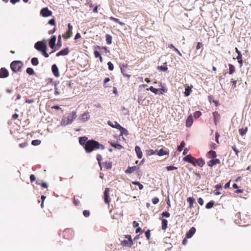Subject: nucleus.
Instances as JSON below:
<instances>
[{
  "label": "nucleus",
  "instance_id": "45",
  "mask_svg": "<svg viewBox=\"0 0 251 251\" xmlns=\"http://www.w3.org/2000/svg\"><path fill=\"white\" fill-rule=\"evenodd\" d=\"M235 51L238 54L237 56L236 57V59H240L242 58L241 52L238 50V49L237 48H235Z\"/></svg>",
  "mask_w": 251,
  "mask_h": 251
},
{
  "label": "nucleus",
  "instance_id": "40",
  "mask_svg": "<svg viewBox=\"0 0 251 251\" xmlns=\"http://www.w3.org/2000/svg\"><path fill=\"white\" fill-rule=\"evenodd\" d=\"M108 125L113 128H117L116 126L117 125H119V124L116 122H114V123H113L112 122H111L110 121H108Z\"/></svg>",
  "mask_w": 251,
  "mask_h": 251
},
{
  "label": "nucleus",
  "instance_id": "38",
  "mask_svg": "<svg viewBox=\"0 0 251 251\" xmlns=\"http://www.w3.org/2000/svg\"><path fill=\"white\" fill-rule=\"evenodd\" d=\"M132 183L135 185H137L140 190H142L144 188L143 185L138 181H133Z\"/></svg>",
  "mask_w": 251,
  "mask_h": 251
},
{
  "label": "nucleus",
  "instance_id": "12",
  "mask_svg": "<svg viewBox=\"0 0 251 251\" xmlns=\"http://www.w3.org/2000/svg\"><path fill=\"white\" fill-rule=\"evenodd\" d=\"M117 129H119L120 131V135H127L128 131L123 127H122L120 125H117L116 126Z\"/></svg>",
  "mask_w": 251,
  "mask_h": 251
},
{
  "label": "nucleus",
  "instance_id": "53",
  "mask_svg": "<svg viewBox=\"0 0 251 251\" xmlns=\"http://www.w3.org/2000/svg\"><path fill=\"white\" fill-rule=\"evenodd\" d=\"M94 54L96 58H99L101 56L100 53L97 50L94 51Z\"/></svg>",
  "mask_w": 251,
  "mask_h": 251
},
{
  "label": "nucleus",
  "instance_id": "50",
  "mask_svg": "<svg viewBox=\"0 0 251 251\" xmlns=\"http://www.w3.org/2000/svg\"><path fill=\"white\" fill-rule=\"evenodd\" d=\"M161 215L163 217H165L166 218H168L170 216V213L167 211L163 212Z\"/></svg>",
  "mask_w": 251,
  "mask_h": 251
},
{
  "label": "nucleus",
  "instance_id": "13",
  "mask_svg": "<svg viewBox=\"0 0 251 251\" xmlns=\"http://www.w3.org/2000/svg\"><path fill=\"white\" fill-rule=\"evenodd\" d=\"M196 229L194 227H191L188 232H187L186 234V237L187 238H191L193 235L195 234L196 232Z\"/></svg>",
  "mask_w": 251,
  "mask_h": 251
},
{
  "label": "nucleus",
  "instance_id": "48",
  "mask_svg": "<svg viewBox=\"0 0 251 251\" xmlns=\"http://www.w3.org/2000/svg\"><path fill=\"white\" fill-rule=\"evenodd\" d=\"M107 65H108V69L110 71H113V69H114V66H113V64H112V63L111 62H108L107 63Z\"/></svg>",
  "mask_w": 251,
  "mask_h": 251
},
{
  "label": "nucleus",
  "instance_id": "63",
  "mask_svg": "<svg viewBox=\"0 0 251 251\" xmlns=\"http://www.w3.org/2000/svg\"><path fill=\"white\" fill-rule=\"evenodd\" d=\"M202 46V44L200 42H198L196 46V49L197 50H199Z\"/></svg>",
  "mask_w": 251,
  "mask_h": 251
},
{
  "label": "nucleus",
  "instance_id": "6",
  "mask_svg": "<svg viewBox=\"0 0 251 251\" xmlns=\"http://www.w3.org/2000/svg\"><path fill=\"white\" fill-rule=\"evenodd\" d=\"M40 14L44 17H47L52 15V12L48 7H44L40 11Z\"/></svg>",
  "mask_w": 251,
  "mask_h": 251
},
{
  "label": "nucleus",
  "instance_id": "29",
  "mask_svg": "<svg viewBox=\"0 0 251 251\" xmlns=\"http://www.w3.org/2000/svg\"><path fill=\"white\" fill-rule=\"evenodd\" d=\"M112 164L111 162H105L103 163V167L107 170L110 169L112 168Z\"/></svg>",
  "mask_w": 251,
  "mask_h": 251
},
{
  "label": "nucleus",
  "instance_id": "56",
  "mask_svg": "<svg viewBox=\"0 0 251 251\" xmlns=\"http://www.w3.org/2000/svg\"><path fill=\"white\" fill-rule=\"evenodd\" d=\"M49 24L52 25H54L55 24V20L54 19H51L49 21Z\"/></svg>",
  "mask_w": 251,
  "mask_h": 251
},
{
  "label": "nucleus",
  "instance_id": "22",
  "mask_svg": "<svg viewBox=\"0 0 251 251\" xmlns=\"http://www.w3.org/2000/svg\"><path fill=\"white\" fill-rule=\"evenodd\" d=\"M195 162H196V165L201 167H202L205 164L204 161L201 158L196 159Z\"/></svg>",
  "mask_w": 251,
  "mask_h": 251
},
{
  "label": "nucleus",
  "instance_id": "55",
  "mask_svg": "<svg viewBox=\"0 0 251 251\" xmlns=\"http://www.w3.org/2000/svg\"><path fill=\"white\" fill-rule=\"evenodd\" d=\"M83 214L85 217H88L90 215V212L88 210H84L83 212Z\"/></svg>",
  "mask_w": 251,
  "mask_h": 251
},
{
  "label": "nucleus",
  "instance_id": "18",
  "mask_svg": "<svg viewBox=\"0 0 251 251\" xmlns=\"http://www.w3.org/2000/svg\"><path fill=\"white\" fill-rule=\"evenodd\" d=\"M213 116L215 125H217V123L220 119V115L217 112H214L213 113Z\"/></svg>",
  "mask_w": 251,
  "mask_h": 251
},
{
  "label": "nucleus",
  "instance_id": "59",
  "mask_svg": "<svg viewBox=\"0 0 251 251\" xmlns=\"http://www.w3.org/2000/svg\"><path fill=\"white\" fill-rule=\"evenodd\" d=\"M54 90H55V93H54L55 95H59L60 93L59 92L58 89L56 87V83L55 84V85H54Z\"/></svg>",
  "mask_w": 251,
  "mask_h": 251
},
{
  "label": "nucleus",
  "instance_id": "47",
  "mask_svg": "<svg viewBox=\"0 0 251 251\" xmlns=\"http://www.w3.org/2000/svg\"><path fill=\"white\" fill-rule=\"evenodd\" d=\"M97 160L98 161V163H99V164L100 166L101 167L100 161L102 160V156H101V155L100 154H98L97 155Z\"/></svg>",
  "mask_w": 251,
  "mask_h": 251
},
{
  "label": "nucleus",
  "instance_id": "8",
  "mask_svg": "<svg viewBox=\"0 0 251 251\" xmlns=\"http://www.w3.org/2000/svg\"><path fill=\"white\" fill-rule=\"evenodd\" d=\"M90 117L88 113L84 112L79 116L78 120L84 123L87 121L89 119Z\"/></svg>",
  "mask_w": 251,
  "mask_h": 251
},
{
  "label": "nucleus",
  "instance_id": "31",
  "mask_svg": "<svg viewBox=\"0 0 251 251\" xmlns=\"http://www.w3.org/2000/svg\"><path fill=\"white\" fill-rule=\"evenodd\" d=\"M106 41L108 45H110L112 43V37L109 34H106Z\"/></svg>",
  "mask_w": 251,
  "mask_h": 251
},
{
  "label": "nucleus",
  "instance_id": "17",
  "mask_svg": "<svg viewBox=\"0 0 251 251\" xmlns=\"http://www.w3.org/2000/svg\"><path fill=\"white\" fill-rule=\"evenodd\" d=\"M138 168L137 166H132V167H128L127 169L125 171L126 174H131L134 172L136 171Z\"/></svg>",
  "mask_w": 251,
  "mask_h": 251
},
{
  "label": "nucleus",
  "instance_id": "52",
  "mask_svg": "<svg viewBox=\"0 0 251 251\" xmlns=\"http://www.w3.org/2000/svg\"><path fill=\"white\" fill-rule=\"evenodd\" d=\"M201 115V112L200 111H196L195 112L194 116L195 118H198Z\"/></svg>",
  "mask_w": 251,
  "mask_h": 251
},
{
  "label": "nucleus",
  "instance_id": "61",
  "mask_svg": "<svg viewBox=\"0 0 251 251\" xmlns=\"http://www.w3.org/2000/svg\"><path fill=\"white\" fill-rule=\"evenodd\" d=\"M232 150L235 152V153L238 156V151L237 150V149L236 148V147L235 146H233L232 147Z\"/></svg>",
  "mask_w": 251,
  "mask_h": 251
},
{
  "label": "nucleus",
  "instance_id": "44",
  "mask_svg": "<svg viewBox=\"0 0 251 251\" xmlns=\"http://www.w3.org/2000/svg\"><path fill=\"white\" fill-rule=\"evenodd\" d=\"M156 151H157V150H155V151L152 150H148V151H147V154L148 155H151L155 154L156 153Z\"/></svg>",
  "mask_w": 251,
  "mask_h": 251
},
{
  "label": "nucleus",
  "instance_id": "54",
  "mask_svg": "<svg viewBox=\"0 0 251 251\" xmlns=\"http://www.w3.org/2000/svg\"><path fill=\"white\" fill-rule=\"evenodd\" d=\"M152 202L154 204H157L159 202V199L158 198L154 197L152 199Z\"/></svg>",
  "mask_w": 251,
  "mask_h": 251
},
{
  "label": "nucleus",
  "instance_id": "49",
  "mask_svg": "<svg viewBox=\"0 0 251 251\" xmlns=\"http://www.w3.org/2000/svg\"><path fill=\"white\" fill-rule=\"evenodd\" d=\"M166 169L167 171L175 170L177 169V167L173 166H169L166 167Z\"/></svg>",
  "mask_w": 251,
  "mask_h": 251
},
{
  "label": "nucleus",
  "instance_id": "26",
  "mask_svg": "<svg viewBox=\"0 0 251 251\" xmlns=\"http://www.w3.org/2000/svg\"><path fill=\"white\" fill-rule=\"evenodd\" d=\"M183 160L184 161H186L189 163H191V162H192V160H194V157L193 156H192L190 154H188V155H187L186 156H185L183 158Z\"/></svg>",
  "mask_w": 251,
  "mask_h": 251
},
{
  "label": "nucleus",
  "instance_id": "33",
  "mask_svg": "<svg viewBox=\"0 0 251 251\" xmlns=\"http://www.w3.org/2000/svg\"><path fill=\"white\" fill-rule=\"evenodd\" d=\"M31 62L33 66H37L39 64L38 59L37 57H33L31 60Z\"/></svg>",
  "mask_w": 251,
  "mask_h": 251
},
{
  "label": "nucleus",
  "instance_id": "21",
  "mask_svg": "<svg viewBox=\"0 0 251 251\" xmlns=\"http://www.w3.org/2000/svg\"><path fill=\"white\" fill-rule=\"evenodd\" d=\"M135 151L137 154V155L139 158H141L142 157V152L141 151V148L140 147L137 146L135 148Z\"/></svg>",
  "mask_w": 251,
  "mask_h": 251
},
{
  "label": "nucleus",
  "instance_id": "4",
  "mask_svg": "<svg viewBox=\"0 0 251 251\" xmlns=\"http://www.w3.org/2000/svg\"><path fill=\"white\" fill-rule=\"evenodd\" d=\"M23 65L21 61H14L11 63L10 67L14 72L16 73L21 71Z\"/></svg>",
  "mask_w": 251,
  "mask_h": 251
},
{
  "label": "nucleus",
  "instance_id": "64",
  "mask_svg": "<svg viewBox=\"0 0 251 251\" xmlns=\"http://www.w3.org/2000/svg\"><path fill=\"white\" fill-rule=\"evenodd\" d=\"M30 180L31 182L35 180V177L34 175H31L30 176Z\"/></svg>",
  "mask_w": 251,
  "mask_h": 251
},
{
  "label": "nucleus",
  "instance_id": "27",
  "mask_svg": "<svg viewBox=\"0 0 251 251\" xmlns=\"http://www.w3.org/2000/svg\"><path fill=\"white\" fill-rule=\"evenodd\" d=\"M157 69L162 71H164V72L168 70L167 62L164 63L163 65L158 66L157 67Z\"/></svg>",
  "mask_w": 251,
  "mask_h": 251
},
{
  "label": "nucleus",
  "instance_id": "36",
  "mask_svg": "<svg viewBox=\"0 0 251 251\" xmlns=\"http://www.w3.org/2000/svg\"><path fill=\"white\" fill-rule=\"evenodd\" d=\"M147 90H150L151 92L154 93L155 94H158V89L155 88L152 86L150 87L149 89H147Z\"/></svg>",
  "mask_w": 251,
  "mask_h": 251
},
{
  "label": "nucleus",
  "instance_id": "34",
  "mask_svg": "<svg viewBox=\"0 0 251 251\" xmlns=\"http://www.w3.org/2000/svg\"><path fill=\"white\" fill-rule=\"evenodd\" d=\"M207 155L209 158L211 157L215 158L216 157V152L213 151H208Z\"/></svg>",
  "mask_w": 251,
  "mask_h": 251
},
{
  "label": "nucleus",
  "instance_id": "42",
  "mask_svg": "<svg viewBox=\"0 0 251 251\" xmlns=\"http://www.w3.org/2000/svg\"><path fill=\"white\" fill-rule=\"evenodd\" d=\"M184 146H185V143L184 141H182L180 143V145L177 147L178 151H181L182 150L183 148L184 147Z\"/></svg>",
  "mask_w": 251,
  "mask_h": 251
},
{
  "label": "nucleus",
  "instance_id": "14",
  "mask_svg": "<svg viewBox=\"0 0 251 251\" xmlns=\"http://www.w3.org/2000/svg\"><path fill=\"white\" fill-rule=\"evenodd\" d=\"M69 52V50L68 48H65L58 52H57L56 54V56H59L60 55H67Z\"/></svg>",
  "mask_w": 251,
  "mask_h": 251
},
{
  "label": "nucleus",
  "instance_id": "19",
  "mask_svg": "<svg viewBox=\"0 0 251 251\" xmlns=\"http://www.w3.org/2000/svg\"><path fill=\"white\" fill-rule=\"evenodd\" d=\"M220 162V161L219 159H211L208 162V165L210 167H212L216 164H219Z\"/></svg>",
  "mask_w": 251,
  "mask_h": 251
},
{
  "label": "nucleus",
  "instance_id": "7",
  "mask_svg": "<svg viewBox=\"0 0 251 251\" xmlns=\"http://www.w3.org/2000/svg\"><path fill=\"white\" fill-rule=\"evenodd\" d=\"M68 30L66 31L65 35H63V37L65 39H68L72 36L73 26L71 24H68Z\"/></svg>",
  "mask_w": 251,
  "mask_h": 251
},
{
  "label": "nucleus",
  "instance_id": "16",
  "mask_svg": "<svg viewBox=\"0 0 251 251\" xmlns=\"http://www.w3.org/2000/svg\"><path fill=\"white\" fill-rule=\"evenodd\" d=\"M156 153H157V154L160 156H163L164 155H169V151H166V150H164L163 149H161L160 150H159L158 151L157 150V151H156Z\"/></svg>",
  "mask_w": 251,
  "mask_h": 251
},
{
  "label": "nucleus",
  "instance_id": "57",
  "mask_svg": "<svg viewBox=\"0 0 251 251\" xmlns=\"http://www.w3.org/2000/svg\"><path fill=\"white\" fill-rule=\"evenodd\" d=\"M27 145V143L26 142L21 143L19 144V147L21 148H24Z\"/></svg>",
  "mask_w": 251,
  "mask_h": 251
},
{
  "label": "nucleus",
  "instance_id": "25",
  "mask_svg": "<svg viewBox=\"0 0 251 251\" xmlns=\"http://www.w3.org/2000/svg\"><path fill=\"white\" fill-rule=\"evenodd\" d=\"M187 201L189 203V208L192 209L193 207V204L195 202V199L193 197H189L187 198Z\"/></svg>",
  "mask_w": 251,
  "mask_h": 251
},
{
  "label": "nucleus",
  "instance_id": "10",
  "mask_svg": "<svg viewBox=\"0 0 251 251\" xmlns=\"http://www.w3.org/2000/svg\"><path fill=\"white\" fill-rule=\"evenodd\" d=\"M110 191V189L109 188H106L104 192V201L106 203H109V193Z\"/></svg>",
  "mask_w": 251,
  "mask_h": 251
},
{
  "label": "nucleus",
  "instance_id": "11",
  "mask_svg": "<svg viewBox=\"0 0 251 251\" xmlns=\"http://www.w3.org/2000/svg\"><path fill=\"white\" fill-rule=\"evenodd\" d=\"M51 71L55 77H58L59 76V73L58 67L56 64H53L51 66Z\"/></svg>",
  "mask_w": 251,
  "mask_h": 251
},
{
  "label": "nucleus",
  "instance_id": "32",
  "mask_svg": "<svg viewBox=\"0 0 251 251\" xmlns=\"http://www.w3.org/2000/svg\"><path fill=\"white\" fill-rule=\"evenodd\" d=\"M228 66H229L228 74L230 75H231L235 72V67L231 64H229L228 65Z\"/></svg>",
  "mask_w": 251,
  "mask_h": 251
},
{
  "label": "nucleus",
  "instance_id": "30",
  "mask_svg": "<svg viewBox=\"0 0 251 251\" xmlns=\"http://www.w3.org/2000/svg\"><path fill=\"white\" fill-rule=\"evenodd\" d=\"M192 86L190 87H187L185 89L184 94L186 97H188L190 95L191 92V88H192Z\"/></svg>",
  "mask_w": 251,
  "mask_h": 251
},
{
  "label": "nucleus",
  "instance_id": "5",
  "mask_svg": "<svg viewBox=\"0 0 251 251\" xmlns=\"http://www.w3.org/2000/svg\"><path fill=\"white\" fill-rule=\"evenodd\" d=\"M126 238H127V240H124L122 241V245L123 246L125 247H131L132 245L133 244V242L131 239V237L129 235H127L126 237Z\"/></svg>",
  "mask_w": 251,
  "mask_h": 251
},
{
  "label": "nucleus",
  "instance_id": "46",
  "mask_svg": "<svg viewBox=\"0 0 251 251\" xmlns=\"http://www.w3.org/2000/svg\"><path fill=\"white\" fill-rule=\"evenodd\" d=\"M61 46H62L61 38V36L59 35L58 37V40H57L56 46L58 47V48H59L61 47Z\"/></svg>",
  "mask_w": 251,
  "mask_h": 251
},
{
  "label": "nucleus",
  "instance_id": "58",
  "mask_svg": "<svg viewBox=\"0 0 251 251\" xmlns=\"http://www.w3.org/2000/svg\"><path fill=\"white\" fill-rule=\"evenodd\" d=\"M198 202L201 205H202L203 204V200L201 198H200L198 199Z\"/></svg>",
  "mask_w": 251,
  "mask_h": 251
},
{
  "label": "nucleus",
  "instance_id": "28",
  "mask_svg": "<svg viewBox=\"0 0 251 251\" xmlns=\"http://www.w3.org/2000/svg\"><path fill=\"white\" fill-rule=\"evenodd\" d=\"M168 221L166 219H162V230H166L167 227Z\"/></svg>",
  "mask_w": 251,
  "mask_h": 251
},
{
  "label": "nucleus",
  "instance_id": "1",
  "mask_svg": "<svg viewBox=\"0 0 251 251\" xmlns=\"http://www.w3.org/2000/svg\"><path fill=\"white\" fill-rule=\"evenodd\" d=\"M84 149L87 152H91L94 150L100 149L102 150H104V146L98 142L94 140H88L86 142V145L84 146Z\"/></svg>",
  "mask_w": 251,
  "mask_h": 251
},
{
  "label": "nucleus",
  "instance_id": "35",
  "mask_svg": "<svg viewBox=\"0 0 251 251\" xmlns=\"http://www.w3.org/2000/svg\"><path fill=\"white\" fill-rule=\"evenodd\" d=\"M248 131V127H246L245 128L239 129V133L241 135L243 136L245 135Z\"/></svg>",
  "mask_w": 251,
  "mask_h": 251
},
{
  "label": "nucleus",
  "instance_id": "20",
  "mask_svg": "<svg viewBox=\"0 0 251 251\" xmlns=\"http://www.w3.org/2000/svg\"><path fill=\"white\" fill-rule=\"evenodd\" d=\"M193 122V119L192 115H190L188 117L186 121V126L187 127H190Z\"/></svg>",
  "mask_w": 251,
  "mask_h": 251
},
{
  "label": "nucleus",
  "instance_id": "3",
  "mask_svg": "<svg viewBox=\"0 0 251 251\" xmlns=\"http://www.w3.org/2000/svg\"><path fill=\"white\" fill-rule=\"evenodd\" d=\"M34 48L40 51L45 57L47 58L49 56V54L46 52L47 46L44 42L41 41L36 42L34 45Z\"/></svg>",
  "mask_w": 251,
  "mask_h": 251
},
{
  "label": "nucleus",
  "instance_id": "51",
  "mask_svg": "<svg viewBox=\"0 0 251 251\" xmlns=\"http://www.w3.org/2000/svg\"><path fill=\"white\" fill-rule=\"evenodd\" d=\"M146 237L148 240H149L150 239V230H147L145 232Z\"/></svg>",
  "mask_w": 251,
  "mask_h": 251
},
{
  "label": "nucleus",
  "instance_id": "37",
  "mask_svg": "<svg viewBox=\"0 0 251 251\" xmlns=\"http://www.w3.org/2000/svg\"><path fill=\"white\" fill-rule=\"evenodd\" d=\"M26 73L29 74V75H35V72L34 71L33 69L31 68H27L26 70Z\"/></svg>",
  "mask_w": 251,
  "mask_h": 251
},
{
  "label": "nucleus",
  "instance_id": "9",
  "mask_svg": "<svg viewBox=\"0 0 251 251\" xmlns=\"http://www.w3.org/2000/svg\"><path fill=\"white\" fill-rule=\"evenodd\" d=\"M8 71L5 68H2L0 70V78H5L8 76Z\"/></svg>",
  "mask_w": 251,
  "mask_h": 251
},
{
  "label": "nucleus",
  "instance_id": "24",
  "mask_svg": "<svg viewBox=\"0 0 251 251\" xmlns=\"http://www.w3.org/2000/svg\"><path fill=\"white\" fill-rule=\"evenodd\" d=\"M87 141V138L85 136L81 137L79 139V142L80 144L81 145H84V146L86 145Z\"/></svg>",
  "mask_w": 251,
  "mask_h": 251
},
{
  "label": "nucleus",
  "instance_id": "39",
  "mask_svg": "<svg viewBox=\"0 0 251 251\" xmlns=\"http://www.w3.org/2000/svg\"><path fill=\"white\" fill-rule=\"evenodd\" d=\"M214 204V202L213 201H210L206 204L205 208L207 209H210L213 206Z\"/></svg>",
  "mask_w": 251,
  "mask_h": 251
},
{
  "label": "nucleus",
  "instance_id": "23",
  "mask_svg": "<svg viewBox=\"0 0 251 251\" xmlns=\"http://www.w3.org/2000/svg\"><path fill=\"white\" fill-rule=\"evenodd\" d=\"M120 69H121V72L124 75L127 76L128 77L130 76V75H127L126 73V65H125L124 64L120 65Z\"/></svg>",
  "mask_w": 251,
  "mask_h": 251
},
{
  "label": "nucleus",
  "instance_id": "41",
  "mask_svg": "<svg viewBox=\"0 0 251 251\" xmlns=\"http://www.w3.org/2000/svg\"><path fill=\"white\" fill-rule=\"evenodd\" d=\"M41 141L39 140H34L31 142V144L33 146H37L41 144Z\"/></svg>",
  "mask_w": 251,
  "mask_h": 251
},
{
  "label": "nucleus",
  "instance_id": "43",
  "mask_svg": "<svg viewBox=\"0 0 251 251\" xmlns=\"http://www.w3.org/2000/svg\"><path fill=\"white\" fill-rule=\"evenodd\" d=\"M111 146L118 150H121L123 146L119 144H111Z\"/></svg>",
  "mask_w": 251,
  "mask_h": 251
},
{
  "label": "nucleus",
  "instance_id": "60",
  "mask_svg": "<svg viewBox=\"0 0 251 251\" xmlns=\"http://www.w3.org/2000/svg\"><path fill=\"white\" fill-rule=\"evenodd\" d=\"M231 82L232 83V87L233 88H235L236 87V82H237V81L236 80H233L232 79L231 80Z\"/></svg>",
  "mask_w": 251,
  "mask_h": 251
},
{
  "label": "nucleus",
  "instance_id": "2",
  "mask_svg": "<svg viewBox=\"0 0 251 251\" xmlns=\"http://www.w3.org/2000/svg\"><path fill=\"white\" fill-rule=\"evenodd\" d=\"M77 117L76 112L73 111L70 113L67 116H63L62 117L61 125L62 126H66L71 125Z\"/></svg>",
  "mask_w": 251,
  "mask_h": 251
},
{
  "label": "nucleus",
  "instance_id": "15",
  "mask_svg": "<svg viewBox=\"0 0 251 251\" xmlns=\"http://www.w3.org/2000/svg\"><path fill=\"white\" fill-rule=\"evenodd\" d=\"M56 40V37L55 35L51 37V39L49 41V46L50 48L53 49Z\"/></svg>",
  "mask_w": 251,
  "mask_h": 251
},
{
  "label": "nucleus",
  "instance_id": "62",
  "mask_svg": "<svg viewBox=\"0 0 251 251\" xmlns=\"http://www.w3.org/2000/svg\"><path fill=\"white\" fill-rule=\"evenodd\" d=\"M79 203V200H76L75 199H74V205H75V206H77V205H78Z\"/></svg>",
  "mask_w": 251,
  "mask_h": 251
}]
</instances>
